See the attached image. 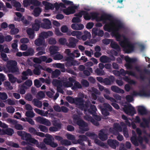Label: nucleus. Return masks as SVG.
<instances>
[{
	"mask_svg": "<svg viewBox=\"0 0 150 150\" xmlns=\"http://www.w3.org/2000/svg\"><path fill=\"white\" fill-rule=\"evenodd\" d=\"M111 22L115 26L112 33L115 37L116 40L119 42V45L121 41L127 42L128 38L124 35H121L119 32L120 29L124 28L123 23L120 20L116 19H113Z\"/></svg>",
	"mask_w": 150,
	"mask_h": 150,
	"instance_id": "f257e3e1",
	"label": "nucleus"
},
{
	"mask_svg": "<svg viewBox=\"0 0 150 150\" xmlns=\"http://www.w3.org/2000/svg\"><path fill=\"white\" fill-rule=\"evenodd\" d=\"M90 15L92 19L98 22L102 21L103 24L106 23L108 21H111L113 18L112 15L107 13L103 14L100 17L98 16V13L96 12H91Z\"/></svg>",
	"mask_w": 150,
	"mask_h": 150,
	"instance_id": "f03ea898",
	"label": "nucleus"
},
{
	"mask_svg": "<svg viewBox=\"0 0 150 150\" xmlns=\"http://www.w3.org/2000/svg\"><path fill=\"white\" fill-rule=\"evenodd\" d=\"M73 118L74 122L79 126L80 133H84L85 132L88 130L89 129L87 128L88 124L81 119L79 116L74 115Z\"/></svg>",
	"mask_w": 150,
	"mask_h": 150,
	"instance_id": "7ed1b4c3",
	"label": "nucleus"
},
{
	"mask_svg": "<svg viewBox=\"0 0 150 150\" xmlns=\"http://www.w3.org/2000/svg\"><path fill=\"white\" fill-rule=\"evenodd\" d=\"M6 67V73H11L16 75L19 74L17 63L15 60H10L8 61Z\"/></svg>",
	"mask_w": 150,
	"mask_h": 150,
	"instance_id": "20e7f679",
	"label": "nucleus"
},
{
	"mask_svg": "<svg viewBox=\"0 0 150 150\" xmlns=\"http://www.w3.org/2000/svg\"><path fill=\"white\" fill-rule=\"evenodd\" d=\"M84 100L81 98H75L74 104H75L76 107L82 111H84V113H85L87 111V108L90 107V102L86 101L84 103Z\"/></svg>",
	"mask_w": 150,
	"mask_h": 150,
	"instance_id": "39448f33",
	"label": "nucleus"
},
{
	"mask_svg": "<svg viewBox=\"0 0 150 150\" xmlns=\"http://www.w3.org/2000/svg\"><path fill=\"white\" fill-rule=\"evenodd\" d=\"M120 45L123 48V51L126 53L131 52L133 50L134 48V45L129 42L128 39L127 42H121Z\"/></svg>",
	"mask_w": 150,
	"mask_h": 150,
	"instance_id": "423d86ee",
	"label": "nucleus"
},
{
	"mask_svg": "<svg viewBox=\"0 0 150 150\" xmlns=\"http://www.w3.org/2000/svg\"><path fill=\"white\" fill-rule=\"evenodd\" d=\"M138 72L139 74V76L137 75L133 71L127 70L126 71V74H127L129 75L134 77L136 79L140 80L141 81H144L146 79V77L144 74L139 72Z\"/></svg>",
	"mask_w": 150,
	"mask_h": 150,
	"instance_id": "0eeeda50",
	"label": "nucleus"
},
{
	"mask_svg": "<svg viewBox=\"0 0 150 150\" xmlns=\"http://www.w3.org/2000/svg\"><path fill=\"white\" fill-rule=\"evenodd\" d=\"M103 108H101V110L102 115L104 116H107L109 115V111H111L112 107L109 104L104 103L103 104Z\"/></svg>",
	"mask_w": 150,
	"mask_h": 150,
	"instance_id": "6e6552de",
	"label": "nucleus"
},
{
	"mask_svg": "<svg viewBox=\"0 0 150 150\" xmlns=\"http://www.w3.org/2000/svg\"><path fill=\"white\" fill-rule=\"evenodd\" d=\"M123 110L125 113L131 116H133L136 113L134 108L130 104H129L127 106L125 105Z\"/></svg>",
	"mask_w": 150,
	"mask_h": 150,
	"instance_id": "1a4fd4ad",
	"label": "nucleus"
},
{
	"mask_svg": "<svg viewBox=\"0 0 150 150\" xmlns=\"http://www.w3.org/2000/svg\"><path fill=\"white\" fill-rule=\"evenodd\" d=\"M133 96H144L146 97H149L150 96V91H148L146 92L144 88L140 90L139 92H137L135 91H134L132 94Z\"/></svg>",
	"mask_w": 150,
	"mask_h": 150,
	"instance_id": "9d476101",
	"label": "nucleus"
},
{
	"mask_svg": "<svg viewBox=\"0 0 150 150\" xmlns=\"http://www.w3.org/2000/svg\"><path fill=\"white\" fill-rule=\"evenodd\" d=\"M113 127V128H110L109 131L114 134H118L119 132H121L122 130L121 127L118 123H114Z\"/></svg>",
	"mask_w": 150,
	"mask_h": 150,
	"instance_id": "9b49d317",
	"label": "nucleus"
},
{
	"mask_svg": "<svg viewBox=\"0 0 150 150\" xmlns=\"http://www.w3.org/2000/svg\"><path fill=\"white\" fill-rule=\"evenodd\" d=\"M18 135L21 137L23 139L26 141H29L31 137V135L23 131H18L17 132Z\"/></svg>",
	"mask_w": 150,
	"mask_h": 150,
	"instance_id": "f8f14e48",
	"label": "nucleus"
},
{
	"mask_svg": "<svg viewBox=\"0 0 150 150\" xmlns=\"http://www.w3.org/2000/svg\"><path fill=\"white\" fill-rule=\"evenodd\" d=\"M42 21L43 22L41 24L42 28L48 29L51 28V23L49 20L45 18L43 19Z\"/></svg>",
	"mask_w": 150,
	"mask_h": 150,
	"instance_id": "ddd939ff",
	"label": "nucleus"
},
{
	"mask_svg": "<svg viewBox=\"0 0 150 150\" xmlns=\"http://www.w3.org/2000/svg\"><path fill=\"white\" fill-rule=\"evenodd\" d=\"M99 138L102 141L106 140L108 138V134L104 129H101L98 134Z\"/></svg>",
	"mask_w": 150,
	"mask_h": 150,
	"instance_id": "4468645a",
	"label": "nucleus"
},
{
	"mask_svg": "<svg viewBox=\"0 0 150 150\" xmlns=\"http://www.w3.org/2000/svg\"><path fill=\"white\" fill-rule=\"evenodd\" d=\"M69 43L67 45L70 48H75L76 46V43L78 42L79 40L74 37H71L68 40Z\"/></svg>",
	"mask_w": 150,
	"mask_h": 150,
	"instance_id": "2eb2a0df",
	"label": "nucleus"
},
{
	"mask_svg": "<svg viewBox=\"0 0 150 150\" xmlns=\"http://www.w3.org/2000/svg\"><path fill=\"white\" fill-rule=\"evenodd\" d=\"M92 33L93 36L101 37L103 35L104 32L102 30H98L96 28H94L92 29Z\"/></svg>",
	"mask_w": 150,
	"mask_h": 150,
	"instance_id": "dca6fc26",
	"label": "nucleus"
},
{
	"mask_svg": "<svg viewBox=\"0 0 150 150\" xmlns=\"http://www.w3.org/2000/svg\"><path fill=\"white\" fill-rule=\"evenodd\" d=\"M115 81V78L114 76H110L108 78L104 79L103 83L106 85H110L113 84Z\"/></svg>",
	"mask_w": 150,
	"mask_h": 150,
	"instance_id": "f3484780",
	"label": "nucleus"
},
{
	"mask_svg": "<svg viewBox=\"0 0 150 150\" xmlns=\"http://www.w3.org/2000/svg\"><path fill=\"white\" fill-rule=\"evenodd\" d=\"M107 142L108 144L113 149H115L116 147L119 145V142L116 140L108 139Z\"/></svg>",
	"mask_w": 150,
	"mask_h": 150,
	"instance_id": "a211bd4d",
	"label": "nucleus"
},
{
	"mask_svg": "<svg viewBox=\"0 0 150 150\" xmlns=\"http://www.w3.org/2000/svg\"><path fill=\"white\" fill-rule=\"evenodd\" d=\"M142 120L143 122L140 123V127L144 128H149L150 117L149 119H146L145 118H143Z\"/></svg>",
	"mask_w": 150,
	"mask_h": 150,
	"instance_id": "6ab92c4d",
	"label": "nucleus"
},
{
	"mask_svg": "<svg viewBox=\"0 0 150 150\" xmlns=\"http://www.w3.org/2000/svg\"><path fill=\"white\" fill-rule=\"evenodd\" d=\"M44 142L47 144L50 145L52 147L55 148L58 146V144L54 143L50 139L45 138L44 139Z\"/></svg>",
	"mask_w": 150,
	"mask_h": 150,
	"instance_id": "aec40b11",
	"label": "nucleus"
},
{
	"mask_svg": "<svg viewBox=\"0 0 150 150\" xmlns=\"http://www.w3.org/2000/svg\"><path fill=\"white\" fill-rule=\"evenodd\" d=\"M110 23L109 24H106L107 23L104 25L103 27V28L105 30H107L109 32H110L111 31H113L114 29L115 26L112 23L111 21H110Z\"/></svg>",
	"mask_w": 150,
	"mask_h": 150,
	"instance_id": "412c9836",
	"label": "nucleus"
},
{
	"mask_svg": "<svg viewBox=\"0 0 150 150\" xmlns=\"http://www.w3.org/2000/svg\"><path fill=\"white\" fill-rule=\"evenodd\" d=\"M137 111L139 114L141 115H147L148 113L147 110L143 106H138Z\"/></svg>",
	"mask_w": 150,
	"mask_h": 150,
	"instance_id": "4be33fe9",
	"label": "nucleus"
},
{
	"mask_svg": "<svg viewBox=\"0 0 150 150\" xmlns=\"http://www.w3.org/2000/svg\"><path fill=\"white\" fill-rule=\"evenodd\" d=\"M42 3L45 6V9L46 10H53L54 8V6L52 4L48 2L47 1H43L42 2Z\"/></svg>",
	"mask_w": 150,
	"mask_h": 150,
	"instance_id": "5701e85b",
	"label": "nucleus"
},
{
	"mask_svg": "<svg viewBox=\"0 0 150 150\" xmlns=\"http://www.w3.org/2000/svg\"><path fill=\"white\" fill-rule=\"evenodd\" d=\"M111 90L114 92L117 93H124V91L116 86H112L111 87Z\"/></svg>",
	"mask_w": 150,
	"mask_h": 150,
	"instance_id": "b1692460",
	"label": "nucleus"
},
{
	"mask_svg": "<svg viewBox=\"0 0 150 150\" xmlns=\"http://www.w3.org/2000/svg\"><path fill=\"white\" fill-rule=\"evenodd\" d=\"M35 53V51L33 48H29L26 52H23V55L24 56H32Z\"/></svg>",
	"mask_w": 150,
	"mask_h": 150,
	"instance_id": "393cba45",
	"label": "nucleus"
},
{
	"mask_svg": "<svg viewBox=\"0 0 150 150\" xmlns=\"http://www.w3.org/2000/svg\"><path fill=\"white\" fill-rule=\"evenodd\" d=\"M90 108L88 109L86 112L88 111V112L90 114L92 115L93 116L96 114V112L97 110L96 106L94 105L91 104L90 103Z\"/></svg>",
	"mask_w": 150,
	"mask_h": 150,
	"instance_id": "a878e982",
	"label": "nucleus"
},
{
	"mask_svg": "<svg viewBox=\"0 0 150 150\" xmlns=\"http://www.w3.org/2000/svg\"><path fill=\"white\" fill-rule=\"evenodd\" d=\"M34 43L37 46H45V40L39 37L35 40Z\"/></svg>",
	"mask_w": 150,
	"mask_h": 150,
	"instance_id": "bb28decb",
	"label": "nucleus"
},
{
	"mask_svg": "<svg viewBox=\"0 0 150 150\" xmlns=\"http://www.w3.org/2000/svg\"><path fill=\"white\" fill-rule=\"evenodd\" d=\"M41 22L38 19H35V23L33 25L32 27L33 29L35 31L39 30Z\"/></svg>",
	"mask_w": 150,
	"mask_h": 150,
	"instance_id": "cd10ccee",
	"label": "nucleus"
},
{
	"mask_svg": "<svg viewBox=\"0 0 150 150\" xmlns=\"http://www.w3.org/2000/svg\"><path fill=\"white\" fill-rule=\"evenodd\" d=\"M62 1L63 2L64 4L62 3H60L59 4L60 7H61L62 8H65L66 6L65 4L67 5H72L73 4V2L68 1L67 0H62Z\"/></svg>",
	"mask_w": 150,
	"mask_h": 150,
	"instance_id": "c85d7f7f",
	"label": "nucleus"
},
{
	"mask_svg": "<svg viewBox=\"0 0 150 150\" xmlns=\"http://www.w3.org/2000/svg\"><path fill=\"white\" fill-rule=\"evenodd\" d=\"M100 60L101 62L105 63L110 62L111 59L110 58L104 55L100 57Z\"/></svg>",
	"mask_w": 150,
	"mask_h": 150,
	"instance_id": "c756f323",
	"label": "nucleus"
},
{
	"mask_svg": "<svg viewBox=\"0 0 150 150\" xmlns=\"http://www.w3.org/2000/svg\"><path fill=\"white\" fill-rule=\"evenodd\" d=\"M26 32L30 39H32L34 38V30L33 29L28 28Z\"/></svg>",
	"mask_w": 150,
	"mask_h": 150,
	"instance_id": "7c9ffc66",
	"label": "nucleus"
},
{
	"mask_svg": "<svg viewBox=\"0 0 150 150\" xmlns=\"http://www.w3.org/2000/svg\"><path fill=\"white\" fill-rule=\"evenodd\" d=\"M52 83L54 86L57 87L59 86L62 87V81L57 79H53Z\"/></svg>",
	"mask_w": 150,
	"mask_h": 150,
	"instance_id": "2f4dec72",
	"label": "nucleus"
},
{
	"mask_svg": "<svg viewBox=\"0 0 150 150\" xmlns=\"http://www.w3.org/2000/svg\"><path fill=\"white\" fill-rule=\"evenodd\" d=\"M110 45L112 48L116 50L118 52H119L121 51L120 47L118 44L116 43L115 42H111L110 43Z\"/></svg>",
	"mask_w": 150,
	"mask_h": 150,
	"instance_id": "473e14b6",
	"label": "nucleus"
},
{
	"mask_svg": "<svg viewBox=\"0 0 150 150\" xmlns=\"http://www.w3.org/2000/svg\"><path fill=\"white\" fill-rule=\"evenodd\" d=\"M60 74V71L58 69H56L52 72L51 78H57L59 76Z\"/></svg>",
	"mask_w": 150,
	"mask_h": 150,
	"instance_id": "72a5a7b5",
	"label": "nucleus"
},
{
	"mask_svg": "<svg viewBox=\"0 0 150 150\" xmlns=\"http://www.w3.org/2000/svg\"><path fill=\"white\" fill-rule=\"evenodd\" d=\"M42 11L41 8L39 7L35 8L33 11V15L35 17L38 16Z\"/></svg>",
	"mask_w": 150,
	"mask_h": 150,
	"instance_id": "f704fd0d",
	"label": "nucleus"
},
{
	"mask_svg": "<svg viewBox=\"0 0 150 150\" xmlns=\"http://www.w3.org/2000/svg\"><path fill=\"white\" fill-rule=\"evenodd\" d=\"M130 140L132 143L135 146H139V143L137 137L135 134L131 138Z\"/></svg>",
	"mask_w": 150,
	"mask_h": 150,
	"instance_id": "c9c22d12",
	"label": "nucleus"
},
{
	"mask_svg": "<svg viewBox=\"0 0 150 150\" xmlns=\"http://www.w3.org/2000/svg\"><path fill=\"white\" fill-rule=\"evenodd\" d=\"M71 34L73 36H76L77 39H81V36L82 35V33L80 31L76 30L72 31Z\"/></svg>",
	"mask_w": 150,
	"mask_h": 150,
	"instance_id": "e433bc0d",
	"label": "nucleus"
},
{
	"mask_svg": "<svg viewBox=\"0 0 150 150\" xmlns=\"http://www.w3.org/2000/svg\"><path fill=\"white\" fill-rule=\"evenodd\" d=\"M58 47L56 46H53L50 48V53L52 55H54L57 53Z\"/></svg>",
	"mask_w": 150,
	"mask_h": 150,
	"instance_id": "4c0bfd02",
	"label": "nucleus"
},
{
	"mask_svg": "<svg viewBox=\"0 0 150 150\" xmlns=\"http://www.w3.org/2000/svg\"><path fill=\"white\" fill-rule=\"evenodd\" d=\"M42 68V67L40 65L35 67V69L33 70V72L35 75H39L40 74L41 71L40 69Z\"/></svg>",
	"mask_w": 150,
	"mask_h": 150,
	"instance_id": "58836bf2",
	"label": "nucleus"
},
{
	"mask_svg": "<svg viewBox=\"0 0 150 150\" xmlns=\"http://www.w3.org/2000/svg\"><path fill=\"white\" fill-rule=\"evenodd\" d=\"M33 102L34 103V105L38 108H40L42 106V102L36 98H34Z\"/></svg>",
	"mask_w": 150,
	"mask_h": 150,
	"instance_id": "ea45409f",
	"label": "nucleus"
},
{
	"mask_svg": "<svg viewBox=\"0 0 150 150\" xmlns=\"http://www.w3.org/2000/svg\"><path fill=\"white\" fill-rule=\"evenodd\" d=\"M4 133L6 134L11 136L14 133L13 130L11 128H7L5 130L3 131Z\"/></svg>",
	"mask_w": 150,
	"mask_h": 150,
	"instance_id": "a19ab883",
	"label": "nucleus"
},
{
	"mask_svg": "<svg viewBox=\"0 0 150 150\" xmlns=\"http://www.w3.org/2000/svg\"><path fill=\"white\" fill-rule=\"evenodd\" d=\"M9 80L12 83H14L17 80L16 78L14 77L13 75L11 74H8Z\"/></svg>",
	"mask_w": 150,
	"mask_h": 150,
	"instance_id": "79ce46f5",
	"label": "nucleus"
},
{
	"mask_svg": "<svg viewBox=\"0 0 150 150\" xmlns=\"http://www.w3.org/2000/svg\"><path fill=\"white\" fill-rule=\"evenodd\" d=\"M33 73L31 69H28L26 71H23L22 73V75L31 76L33 75Z\"/></svg>",
	"mask_w": 150,
	"mask_h": 150,
	"instance_id": "37998d69",
	"label": "nucleus"
},
{
	"mask_svg": "<svg viewBox=\"0 0 150 150\" xmlns=\"http://www.w3.org/2000/svg\"><path fill=\"white\" fill-rule=\"evenodd\" d=\"M95 72L98 75L103 76L105 74V72L103 70L100 69L98 68L95 70Z\"/></svg>",
	"mask_w": 150,
	"mask_h": 150,
	"instance_id": "c03bdc74",
	"label": "nucleus"
},
{
	"mask_svg": "<svg viewBox=\"0 0 150 150\" xmlns=\"http://www.w3.org/2000/svg\"><path fill=\"white\" fill-rule=\"evenodd\" d=\"M25 115L28 117L33 118L34 117L35 114L33 110L28 111L26 112Z\"/></svg>",
	"mask_w": 150,
	"mask_h": 150,
	"instance_id": "a18cd8bd",
	"label": "nucleus"
},
{
	"mask_svg": "<svg viewBox=\"0 0 150 150\" xmlns=\"http://www.w3.org/2000/svg\"><path fill=\"white\" fill-rule=\"evenodd\" d=\"M59 42L60 44L61 45H67L68 44L67 39L64 38H60L59 40Z\"/></svg>",
	"mask_w": 150,
	"mask_h": 150,
	"instance_id": "49530a36",
	"label": "nucleus"
},
{
	"mask_svg": "<svg viewBox=\"0 0 150 150\" xmlns=\"http://www.w3.org/2000/svg\"><path fill=\"white\" fill-rule=\"evenodd\" d=\"M81 83L82 86L85 87H87L89 85V82L87 80L84 79L81 80Z\"/></svg>",
	"mask_w": 150,
	"mask_h": 150,
	"instance_id": "de8ad7c7",
	"label": "nucleus"
},
{
	"mask_svg": "<svg viewBox=\"0 0 150 150\" xmlns=\"http://www.w3.org/2000/svg\"><path fill=\"white\" fill-rule=\"evenodd\" d=\"M38 128L41 132H47L48 131V128L42 125H40Z\"/></svg>",
	"mask_w": 150,
	"mask_h": 150,
	"instance_id": "09e8293b",
	"label": "nucleus"
},
{
	"mask_svg": "<svg viewBox=\"0 0 150 150\" xmlns=\"http://www.w3.org/2000/svg\"><path fill=\"white\" fill-rule=\"evenodd\" d=\"M81 88L82 86L81 84L78 82L76 81L74 83V86L72 87V89Z\"/></svg>",
	"mask_w": 150,
	"mask_h": 150,
	"instance_id": "8fccbe9b",
	"label": "nucleus"
},
{
	"mask_svg": "<svg viewBox=\"0 0 150 150\" xmlns=\"http://www.w3.org/2000/svg\"><path fill=\"white\" fill-rule=\"evenodd\" d=\"M8 98V96L7 94L4 92H0V99L4 100Z\"/></svg>",
	"mask_w": 150,
	"mask_h": 150,
	"instance_id": "3c124183",
	"label": "nucleus"
},
{
	"mask_svg": "<svg viewBox=\"0 0 150 150\" xmlns=\"http://www.w3.org/2000/svg\"><path fill=\"white\" fill-rule=\"evenodd\" d=\"M7 122L11 125H15L18 123V121L15 120L11 119V118H8L7 120Z\"/></svg>",
	"mask_w": 150,
	"mask_h": 150,
	"instance_id": "603ef678",
	"label": "nucleus"
},
{
	"mask_svg": "<svg viewBox=\"0 0 150 150\" xmlns=\"http://www.w3.org/2000/svg\"><path fill=\"white\" fill-rule=\"evenodd\" d=\"M32 0H23V1L24 7H26L32 4Z\"/></svg>",
	"mask_w": 150,
	"mask_h": 150,
	"instance_id": "864d4df0",
	"label": "nucleus"
},
{
	"mask_svg": "<svg viewBox=\"0 0 150 150\" xmlns=\"http://www.w3.org/2000/svg\"><path fill=\"white\" fill-rule=\"evenodd\" d=\"M66 99L70 103L72 104L74 103L75 98H73L70 96H68L66 97Z\"/></svg>",
	"mask_w": 150,
	"mask_h": 150,
	"instance_id": "5fc2aeb1",
	"label": "nucleus"
},
{
	"mask_svg": "<svg viewBox=\"0 0 150 150\" xmlns=\"http://www.w3.org/2000/svg\"><path fill=\"white\" fill-rule=\"evenodd\" d=\"M104 97L107 100H110L112 102H116V100L113 98L110 97L108 95L104 94L103 95Z\"/></svg>",
	"mask_w": 150,
	"mask_h": 150,
	"instance_id": "6e6d98bb",
	"label": "nucleus"
},
{
	"mask_svg": "<svg viewBox=\"0 0 150 150\" xmlns=\"http://www.w3.org/2000/svg\"><path fill=\"white\" fill-rule=\"evenodd\" d=\"M94 142L96 144L101 146H104L105 145L104 143L98 139H95L94 140Z\"/></svg>",
	"mask_w": 150,
	"mask_h": 150,
	"instance_id": "4d7b16f0",
	"label": "nucleus"
},
{
	"mask_svg": "<svg viewBox=\"0 0 150 150\" xmlns=\"http://www.w3.org/2000/svg\"><path fill=\"white\" fill-rule=\"evenodd\" d=\"M45 118L40 116H38L35 118L36 121L41 124H42Z\"/></svg>",
	"mask_w": 150,
	"mask_h": 150,
	"instance_id": "13d9d810",
	"label": "nucleus"
},
{
	"mask_svg": "<svg viewBox=\"0 0 150 150\" xmlns=\"http://www.w3.org/2000/svg\"><path fill=\"white\" fill-rule=\"evenodd\" d=\"M63 58L62 55L60 54H57L55 55L53 57V59L55 60H59L62 59Z\"/></svg>",
	"mask_w": 150,
	"mask_h": 150,
	"instance_id": "bf43d9fd",
	"label": "nucleus"
},
{
	"mask_svg": "<svg viewBox=\"0 0 150 150\" xmlns=\"http://www.w3.org/2000/svg\"><path fill=\"white\" fill-rule=\"evenodd\" d=\"M0 55L1 58L4 61L6 62L8 60V58L7 57L6 54L2 52H1Z\"/></svg>",
	"mask_w": 150,
	"mask_h": 150,
	"instance_id": "052dcab7",
	"label": "nucleus"
},
{
	"mask_svg": "<svg viewBox=\"0 0 150 150\" xmlns=\"http://www.w3.org/2000/svg\"><path fill=\"white\" fill-rule=\"evenodd\" d=\"M123 132L124 136L126 138H127L129 137V135L127 128L126 127H124L123 129Z\"/></svg>",
	"mask_w": 150,
	"mask_h": 150,
	"instance_id": "680f3d73",
	"label": "nucleus"
},
{
	"mask_svg": "<svg viewBox=\"0 0 150 150\" xmlns=\"http://www.w3.org/2000/svg\"><path fill=\"white\" fill-rule=\"evenodd\" d=\"M83 18L84 19L86 20H89L91 19V15L90 16L88 13L86 11H85Z\"/></svg>",
	"mask_w": 150,
	"mask_h": 150,
	"instance_id": "e2e57ef3",
	"label": "nucleus"
},
{
	"mask_svg": "<svg viewBox=\"0 0 150 150\" xmlns=\"http://www.w3.org/2000/svg\"><path fill=\"white\" fill-rule=\"evenodd\" d=\"M63 84L64 86L66 87H71L73 86V84L67 81L64 82Z\"/></svg>",
	"mask_w": 150,
	"mask_h": 150,
	"instance_id": "0e129e2a",
	"label": "nucleus"
},
{
	"mask_svg": "<svg viewBox=\"0 0 150 150\" xmlns=\"http://www.w3.org/2000/svg\"><path fill=\"white\" fill-rule=\"evenodd\" d=\"M7 111L9 113H13L15 111V109L12 106H8L6 108Z\"/></svg>",
	"mask_w": 150,
	"mask_h": 150,
	"instance_id": "69168bd1",
	"label": "nucleus"
},
{
	"mask_svg": "<svg viewBox=\"0 0 150 150\" xmlns=\"http://www.w3.org/2000/svg\"><path fill=\"white\" fill-rule=\"evenodd\" d=\"M42 124L47 126H50L51 125V122L45 118Z\"/></svg>",
	"mask_w": 150,
	"mask_h": 150,
	"instance_id": "338daca9",
	"label": "nucleus"
},
{
	"mask_svg": "<svg viewBox=\"0 0 150 150\" xmlns=\"http://www.w3.org/2000/svg\"><path fill=\"white\" fill-rule=\"evenodd\" d=\"M29 131L30 133L33 135H36L38 132L33 127L29 128Z\"/></svg>",
	"mask_w": 150,
	"mask_h": 150,
	"instance_id": "774afa93",
	"label": "nucleus"
}]
</instances>
